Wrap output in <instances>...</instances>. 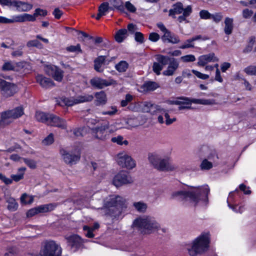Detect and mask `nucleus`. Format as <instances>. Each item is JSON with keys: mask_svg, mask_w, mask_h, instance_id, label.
<instances>
[{"mask_svg": "<svg viewBox=\"0 0 256 256\" xmlns=\"http://www.w3.org/2000/svg\"><path fill=\"white\" fill-rule=\"evenodd\" d=\"M110 4L120 12L124 11V6L122 0H110Z\"/></svg>", "mask_w": 256, "mask_h": 256, "instance_id": "ea45409f", "label": "nucleus"}, {"mask_svg": "<svg viewBox=\"0 0 256 256\" xmlns=\"http://www.w3.org/2000/svg\"><path fill=\"white\" fill-rule=\"evenodd\" d=\"M14 120L10 110L1 113L0 124H8L12 122Z\"/></svg>", "mask_w": 256, "mask_h": 256, "instance_id": "a878e982", "label": "nucleus"}, {"mask_svg": "<svg viewBox=\"0 0 256 256\" xmlns=\"http://www.w3.org/2000/svg\"><path fill=\"white\" fill-rule=\"evenodd\" d=\"M134 40L138 44H142L144 42L143 34L140 32H136L134 34Z\"/></svg>", "mask_w": 256, "mask_h": 256, "instance_id": "4d7b16f0", "label": "nucleus"}, {"mask_svg": "<svg viewBox=\"0 0 256 256\" xmlns=\"http://www.w3.org/2000/svg\"><path fill=\"white\" fill-rule=\"evenodd\" d=\"M56 205L50 204H48L41 205L38 206V212H46L52 210L56 208Z\"/></svg>", "mask_w": 256, "mask_h": 256, "instance_id": "58836bf2", "label": "nucleus"}, {"mask_svg": "<svg viewBox=\"0 0 256 256\" xmlns=\"http://www.w3.org/2000/svg\"><path fill=\"white\" fill-rule=\"evenodd\" d=\"M156 60L158 62V63L161 64L162 66L166 65L169 62V60L170 58L161 54H158L156 56Z\"/></svg>", "mask_w": 256, "mask_h": 256, "instance_id": "a18cd8bd", "label": "nucleus"}, {"mask_svg": "<svg viewBox=\"0 0 256 256\" xmlns=\"http://www.w3.org/2000/svg\"><path fill=\"white\" fill-rule=\"evenodd\" d=\"M254 42V38H250L248 44L243 50L244 53L248 54L252 50Z\"/></svg>", "mask_w": 256, "mask_h": 256, "instance_id": "13d9d810", "label": "nucleus"}, {"mask_svg": "<svg viewBox=\"0 0 256 256\" xmlns=\"http://www.w3.org/2000/svg\"><path fill=\"white\" fill-rule=\"evenodd\" d=\"M14 64L11 62H6L2 66V69L4 70H11L14 68Z\"/></svg>", "mask_w": 256, "mask_h": 256, "instance_id": "338daca9", "label": "nucleus"}, {"mask_svg": "<svg viewBox=\"0 0 256 256\" xmlns=\"http://www.w3.org/2000/svg\"><path fill=\"white\" fill-rule=\"evenodd\" d=\"M106 57L105 56H100L94 60V70L98 72H103L104 68L102 66L104 64Z\"/></svg>", "mask_w": 256, "mask_h": 256, "instance_id": "cd10ccee", "label": "nucleus"}, {"mask_svg": "<svg viewBox=\"0 0 256 256\" xmlns=\"http://www.w3.org/2000/svg\"><path fill=\"white\" fill-rule=\"evenodd\" d=\"M164 112V109L156 104H152L150 102H146L145 104V112H149L152 115L162 114Z\"/></svg>", "mask_w": 256, "mask_h": 256, "instance_id": "4be33fe9", "label": "nucleus"}, {"mask_svg": "<svg viewBox=\"0 0 256 256\" xmlns=\"http://www.w3.org/2000/svg\"><path fill=\"white\" fill-rule=\"evenodd\" d=\"M14 119H16L24 114V108L22 106H18L12 110H10Z\"/></svg>", "mask_w": 256, "mask_h": 256, "instance_id": "e433bc0d", "label": "nucleus"}, {"mask_svg": "<svg viewBox=\"0 0 256 256\" xmlns=\"http://www.w3.org/2000/svg\"><path fill=\"white\" fill-rule=\"evenodd\" d=\"M128 30L126 29H120L115 34V40L118 42H122L126 38Z\"/></svg>", "mask_w": 256, "mask_h": 256, "instance_id": "2f4dec72", "label": "nucleus"}, {"mask_svg": "<svg viewBox=\"0 0 256 256\" xmlns=\"http://www.w3.org/2000/svg\"><path fill=\"white\" fill-rule=\"evenodd\" d=\"M47 74L52 76L54 80L61 82L64 76L63 71L55 66H48L45 70Z\"/></svg>", "mask_w": 256, "mask_h": 256, "instance_id": "4468645a", "label": "nucleus"}, {"mask_svg": "<svg viewBox=\"0 0 256 256\" xmlns=\"http://www.w3.org/2000/svg\"><path fill=\"white\" fill-rule=\"evenodd\" d=\"M14 22H34L36 20L34 14H30L24 13L18 15L14 16Z\"/></svg>", "mask_w": 256, "mask_h": 256, "instance_id": "412c9836", "label": "nucleus"}, {"mask_svg": "<svg viewBox=\"0 0 256 256\" xmlns=\"http://www.w3.org/2000/svg\"><path fill=\"white\" fill-rule=\"evenodd\" d=\"M170 104L178 105V110L191 109L190 98L186 97H180L176 100L170 102Z\"/></svg>", "mask_w": 256, "mask_h": 256, "instance_id": "f3484780", "label": "nucleus"}, {"mask_svg": "<svg viewBox=\"0 0 256 256\" xmlns=\"http://www.w3.org/2000/svg\"><path fill=\"white\" fill-rule=\"evenodd\" d=\"M94 98L92 94H86L75 97L62 98L58 102V104L62 106H70L80 103L90 102Z\"/></svg>", "mask_w": 256, "mask_h": 256, "instance_id": "423d86ee", "label": "nucleus"}, {"mask_svg": "<svg viewBox=\"0 0 256 256\" xmlns=\"http://www.w3.org/2000/svg\"><path fill=\"white\" fill-rule=\"evenodd\" d=\"M51 114H46L43 112H36L35 117L37 120L48 124Z\"/></svg>", "mask_w": 256, "mask_h": 256, "instance_id": "c756f323", "label": "nucleus"}, {"mask_svg": "<svg viewBox=\"0 0 256 256\" xmlns=\"http://www.w3.org/2000/svg\"><path fill=\"white\" fill-rule=\"evenodd\" d=\"M184 8L181 2H178L172 6V8L169 11V15L174 17L176 14H180L184 12Z\"/></svg>", "mask_w": 256, "mask_h": 256, "instance_id": "bb28decb", "label": "nucleus"}, {"mask_svg": "<svg viewBox=\"0 0 256 256\" xmlns=\"http://www.w3.org/2000/svg\"><path fill=\"white\" fill-rule=\"evenodd\" d=\"M224 30L225 34L226 35L232 34L234 28V18L226 17L224 20Z\"/></svg>", "mask_w": 256, "mask_h": 256, "instance_id": "393cba45", "label": "nucleus"}, {"mask_svg": "<svg viewBox=\"0 0 256 256\" xmlns=\"http://www.w3.org/2000/svg\"><path fill=\"white\" fill-rule=\"evenodd\" d=\"M200 166L202 170H208L212 167V164L211 162H208L206 159H204L202 161Z\"/></svg>", "mask_w": 256, "mask_h": 256, "instance_id": "603ef678", "label": "nucleus"}, {"mask_svg": "<svg viewBox=\"0 0 256 256\" xmlns=\"http://www.w3.org/2000/svg\"><path fill=\"white\" fill-rule=\"evenodd\" d=\"M133 100V96L130 94H126L125 99L121 101L120 104L122 107L126 106L128 104L131 102Z\"/></svg>", "mask_w": 256, "mask_h": 256, "instance_id": "6e6d98bb", "label": "nucleus"}, {"mask_svg": "<svg viewBox=\"0 0 256 256\" xmlns=\"http://www.w3.org/2000/svg\"><path fill=\"white\" fill-rule=\"evenodd\" d=\"M95 97L98 104H104L107 101L106 94L104 91L96 92Z\"/></svg>", "mask_w": 256, "mask_h": 256, "instance_id": "7c9ffc66", "label": "nucleus"}, {"mask_svg": "<svg viewBox=\"0 0 256 256\" xmlns=\"http://www.w3.org/2000/svg\"><path fill=\"white\" fill-rule=\"evenodd\" d=\"M159 87V84L156 82L152 81L145 82V91H154Z\"/></svg>", "mask_w": 256, "mask_h": 256, "instance_id": "a19ab883", "label": "nucleus"}, {"mask_svg": "<svg viewBox=\"0 0 256 256\" xmlns=\"http://www.w3.org/2000/svg\"><path fill=\"white\" fill-rule=\"evenodd\" d=\"M132 228L134 230L140 233L144 232V220L142 218L136 219L133 222Z\"/></svg>", "mask_w": 256, "mask_h": 256, "instance_id": "c85d7f7f", "label": "nucleus"}, {"mask_svg": "<svg viewBox=\"0 0 256 256\" xmlns=\"http://www.w3.org/2000/svg\"><path fill=\"white\" fill-rule=\"evenodd\" d=\"M228 206L230 208L232 209V210L236 213L242 214L245 210L244 206V205H232L228 203Z\"/></svg>", "mask_w": 256, "mask_h": 256, "instance_id": "c03bdc74", "label": "nucleus"}, {"mask_svg": "<svg viewBox=\"0 0 256 256\" xmlns=\"http://www.w3.org/2000/svg\"><path fill=\"white\" fill-rule=\"evenodd\" d=\"M34 196L26 193L23 194L20 198V202L22 204H31L34 202Z\"/></svg>", "mask_w": 256, "mask_h": 256, "instance_id": "c9c22d12", "label": "nucleus"}, {"mask_svg": "<svg viewBox=\"0 0 256 256\" xmlns=\"http://www.w3.org/2000/svg\"><path fill=\"white\" fill-rule=\"evenodd\" d=\"M158 230H162V232H166V228H160L159 224L154 218L150 216L145 217V234L154 233Z\"/></svg>", "mask_w": 256, "mask_h": 256, "instance_id": "6e6552de", "label": "nucleus"}, {"mask_svg": "<svg viewBox=\"0 0 256 256\" xmlns=\"http://www.w3.org/2000/svg\"><path fill=\"white\" fill-rule=\"evenodd\" d=\"M179 67V62L176 59L172 58L169 60L167 68L162 72V74L166 76H173Z\"/></svg>", "mask_w": 256, "mask_h": 256, "instance_id": "dca6fc26", "label": "nucleus"}, {"mask_svg": "<svg viewBox=\"0 0 256 256\" xmlns=\"http://www.w3.org/2000/svg\"><path fill=\"white\" fill-rule=\"evenodd\" d=\"M8 203V209L10 211L14 212L17 210L18 204L16 200L12 197H8L6 198Z\"/></svg>", "mask_w": 256, "mask_h": 256, "instance_id": "473e14b6", "label": "nucleus"}, {"mask_svg": "<svg viewBox=\"0 0 256 256\" xmlns=\"http://www.w3.org/2000/svg\"><path fill=\"white\" fill-rule=\"evenodd\" d=\"M192 72L195 74L198 78L202 80H206L210 77L209 75L202 74L198 71L194 70H192Z\"/></svg>", "mask_w": 256, "mask_h": 256, "instance_id": "0e129e2a", "label": "nucleus"}, {"mask_svg": "<svg viewBox=\"0 0 256 256\" xmlns=\"http://www.w3.org/2000/svg\"><path fill=\"white\" fill-rule=\"evenodd\" d=\"M162 40L166 42L171 43L172 44H178L180 42L178 36L174 34H172L170 30L164 34L162 36Z\"/></svg>", "mask_w": 256, "mask_h": 256, "instance_id": "5701e85b", "label": "nucleus"}, {"mask_svg": "<svg viewBox=\"0 0 256 256\" xmlns=\"http://www.w3.org/2000/svg\"><path fill=\"white\" fill-rule=\"evenodd\" d=\"M83 230L86 232L85 236L89 238H92L94 236V234H93L94 230L90 227H89L86 226H84L83 227Z\"/></svg>", "mask_w": 256, "mask_h": 256, "instance_id": "052dcab7", "label": "nucleus"}, {"mask_svg": "<svg viewBox=\"0 0 256 256\" xmlns=\"http://www.w3.org/2000/svg\"><path fill=\"white\" fill-rule=\"evenodd\" d=\"M211 18L213 21L216 23H219L222 20L223 18V15L222 12H216L214 14H212Z\"/></svg>", "mask_w": 256, "mask_h": 256, "instance_id": "864d4df0", "label": "nucleus"}, {"mask_svg": "<svg viewBox=\"0 0 256 256\" xmlns=\"http://www.w3.org/2000/svg\"><path fill=\"white\" fill-rule=\"evenodd\" d=\"M219 59L215 56L214 52L200 56L198 58V65L204 66L208 63L210 62H217Z\"/></svg>", "mask_w": 256, "mask_h": 256, "instance_id": "2eb2a0df", "label": "nucleus"}, {"mask_svg": "<svg viewBox=\"0 0 256 256\" xmlns=\"http://www.w3.org/2000/svg\"><path fill=\"white\" fill-rule=\"evenodd\" d=\"M210 242L209 233H202L191 242L186 244L184 250L190 256H197L208 250Z\"/></svg>", "mask_w": 256, "mask_h": 256, "instance_id": "f03ea898", "label": "nucleus"}, {"mask_svg": "<svg viewBox=\"0 0 256 256\" xmlns=\"http://www.w3.org/2000/svg\"><path fill=\"white\" fill-rule=\"evenodd\" d=\"M90 83L93 87L98 89H102L105 87L117 84L116 82L113 79L106 80L99 77H95L91 79Z\"/></svg>", "mask_w": 256, "mask_h": 256, "instance_id": "9b49d317", "label": "nucleus"}, {"mask_svg": "<svg viewBox=\"0 0 256 256\" xmlns=\"http://www.w3.org/2000/svg\"><path fill=\"white\" fill-rule=\"evenodd\" d=\"M26 46L28 48L36 47L38 48H43L42 44L37 40H34L28 41Z\"/></svg>", "mask_w": 256, "mask_h": 256, "instance_id": "de8ad7c7", "label": "nucleus"}, {"mask_svg": "<svg viewBox=\"0 0 256 256\" xmlns=\"http://www.w3.org/2000/svg\"><path fill=\"white\" fill-rule=\"evenodd\" d=\"M212 14L206 10H202L200 12V16L202 19L208 20L211 18Z\"/></svg>", "mask_w": 256, "mask_h": 256, "instance_id": "680f3d73", "label": "nucleus"}, {"mask_svg": "<svg viewBox=\"0 0 256 256\" xmlns=\"http://www.w3.org/2000/svg\"><path fill=\"white\" fill-rule=\"evenodd\" d=\"M68 246L74 251L81 248L83 244L86 242V240L82 239L80 236L76 234L66 236L65 237Z\"/></svg>", "mask_w": 256, "mask_h": 256, "instance_id": "f8f14e48", "label": "nucleus"}, {"mask_svg": "<svg viewBox=\"0 0 256 256\" xmlns=\"http://www.w3.org/2000/svg\"><path fill=\"white\" fill-rule=\"evenodd\" d=\"M209 192L210 188L208 185L191 186V189L188 191L178 190L172 192L170 198L179 201L189 200L194 206L198 204L206 205Z\"/></svg>", "mask_w": 256, "mask_h": 256, "instance_id": "f257e3e1", "label": "nucleus"}, {"mask_svg": "<svg viewBox=\"0 0 256 256\" xmlns=\"http://www.w3.org/2000/svg\"><path fill=\"white\" fill-rule=\"evenodd\" d=\"M180 60L184 62H194L196 58L193 54H188L182 56Z\"/></svg>", "mask_w": 256, "mask_h": 256, "instance_id": "5fc2aeb1", "label": "nucleus"}, {"mask_svg": "<svg viewBox=\"0 0 256 256\" xmlns=\"http://www.w3.org/2000/svg\"><path fill=\"white\" fill-rule=\"evenodd\" d=\"M117 111V109L116 107L111 106L107 110L103 111L101 113L103 115L108 114L109 116H113L116 114Z\"/></svg>", "mask_w": 256, "mask_h": 256, "instance_id": "69168bd1", "label": "nucleus"}, {"mask_svg": "<svg viewBox=\"0 0 256 256\" xmlns=\"http://www.w3.org/2000/svg\"><path fill=\"white\" fill-rule=\"evenodd\" d=\"M192 12V7L191 6H188L184 8V10L182 14V15L178 17V20L180 22H182L186 20V18Z\"/></svg>", "mask_w": 256, "mask_h": 256, "instance_id": "f704fd0d", "label": "nucleus"}, {"mask_svg": "<svg viewBox=\"0 0 256 256\" xmlns=\"http://www.w3.org/2000/svg\"><path fill=\"white\" fill-rule=\"evenodd\" d=\"M132 178L127 172L122 171L114 176L112 183L116 187H119L123 184L132 183Z\"/></svg>", "mask_w": 256, "mask_h": 256, "instance_id": "9d476101", "label": "nucleus"}, {"mask_svg": "<svg viewBox=\"0 0 256 256\" xmlns=\"http://www.w3.org/2000/svg\"><path fill=\"white\" fill-rule=\"evenodd\" d=\"M26 170V168L25 167H21L18 168V174H12L11 178L12 180H14L16 182L20 181V180L24 178V174Z\"/></svg>", "mask_w": 256, "mask_h": 256, "instance_id": "72a5a7b5", "label": "nucleus"}, {"mask_svg": "<svg viewBox=\"0 0 256 256\" xmlns=\"http://www.w3.org/2000/svg\"><path fill=\"white\" fill-rule=\"evenodd\" d=\"M34 15L36 18L38 16H44L47 15L48 12L46 10L40 8H36L34 10Z\"/></svg>", "mask_w": 256, "mask_h": 256, "instance_id": "774afa93", "label": "nucleus"}, {"mask_svg": "<svg viewBox=\"0 0 256 256\" xmlns=\"http://www.w3.org/2000/svg\"><path fill=\"white\" fill-rule=\"evenodd\" d=\"M87 128H82L74 130V134L76 136H83L86 133Z\"/></svg>", "mask_w": 256, "mask_h": 256, "instance_id": "e2e57ef3", "label": "nucleus"}, {"mask_svg": "<svg viewBox=\"0 0 256 256\" xmlns=\"http://www.w3.org/2000/svg\"><path fill=\"white\" fill-rule=\"evenodd\" d=\"M244 72L248 75L256 76V66H250L244 69Z\"/></svg>", "mask_w": 256, "mask_h": 256, "instance_id": "8fccbe9b", "label": "nucleus"}, {"mask_svg": "<svg viewBox=\"0 0 256 256\" xmlns=\"http://www.w3.org/2000/svg\"><path fill=\"white\" fill-rule=\"evenodd\" d=\"M36 80L37 82L44 88H49L54 85V82L50 78L41 74L38 75L36 77Z\"/></svg>", "mask_w": 256, "mask_h": 256, "instance_id": "b1692460", "label": "nucleus"}, {"mask_svg": "<svg viewBox=\"0 0 256 256\" xmlns=\"http://www.w3.org/2000/svg\"><path fill=\"white\" fill-rule=\"evenodd\" d=\"M17 91L18 88L16 85L7 82L1 90L2 94L6 98L13 96Z\"/></svg>", "mask_w": 256, "mask_h": 256, "instance_id": "a211bd4d", "label": "nucleus"}, {"mask_svg": "<svg viewBox=\"0 0 256 256\" xmlns=\"http://www.w3.org/2000/svg\"><path fill=\"white\" fill-rule=\"evenodd\" d=\"M148 160L154 167L160 171H173L176 168V166L170 163L168 158H162L156 153L149 154Z\"/></svg>", "mask_w": 256, "mask_h": 256, "instance_id": "7ed1b4c3", "label": "nucleus"}, {"mask_svg": "<svg viewBox=\"0 0 256 256\" xmlns=\"http://www.w3.org/2000/svg\"><path fill=\"white\" fill-rule=\"evenodd\" d=\"M62 248L60 244L54 240L44 242L40 251V256H62Z\"/></svg>", "mask_w": 256, "mask_h": 256, "instance_id": "39448f33", "label": "nucleus"}, {"mask_svg": "<svg viewBox=\"0 0 256 256\" xmlns=\"http://www.w3.org/2000/svg\"><path fill=\"white\" fill-rule=\"evenodd\" d=\"M54 142V136L52 134H50L42 141V143L44 146H49Z\"/></svg>", "mask_w": 256, "mask_h": 256, "instance_id": "09e8293b", "label": "nucleus"}, {"mask_svg": "<svg viewBox=\"0 0 256 256\" xmlns=\"http://www.w3.org/2000/svg\"><path fill=\"white\" fill-rule=\"evenodd\" d=\"M125 202L126 200L120 196H110L104 200L103 206L102 208H97V209H100L102 214L112 215V212L114 210L116 206H122Z\"/></svg>", "mask_w": 256, "mask_h": 256, "instance_id": "20e7f679", "label": "nucleus"}, {"mask_svg": "<svg viewBox=\"0 0 256 256\" xmlns=\"http://www.w3.org/2000/svg\"><path fill=\"white\" fill-rule=\"evenodd\" d=\"M112 142H116L120 145H128V142L126 140H124V138L121 136H116L114 137L111 140Z\"/></svg>", "mask_w": 256, "mask_h": 256, "instance_id": "37998d69", "label": "nucleus"}, {"mask_svg": "<svg viewBox=\"0 0 256 256\" xmlns=\"http://www.w3.org/2000/svg\"><path fill=\"white\" fill-rule=\"evenodd\" d=\"M23 161L31 169H35L37 167V162L34 160L24 158Z\"/></svg>", "mask_w": 256, "mask_h": 256, "instance_id": "49530a36", "label": "nucleus"}, {"mask_svg": "<svg viewBox=\"0 0 256 256\" xmlns=\"http://www.w3.org/2000/svg\"><path fill=\"white\" fill-rule=\"evenodd\" d=\"M200 152L202 156H206L209 159L211 158V150L208 146H202L200 150Z\"/></svg>", "mask_w": 256, "mask_h": 256, "instance_id": "79ce46f5", "label": "nucleus"}, {"mask_svg": "<svg viewBox=\"0 0 256 256\" xmlns=\"http://www.w3.org/2000/svg\"><path fill=\"white\" fill-rule=\"evenodd\" d=\"M118 164L122 168L132 169L136 166V162L126 152L120 153L117 156Z\"/></svg>", "mask_w": 256, "mask_h": 256, "instance_id": "1a4fd4ad", "label": "nucleus"}, {"mask_svg": "<svg viewBox=\"0 0 256 256\" xmlns=\"http://www.w3.org/2000/svg\"><path fill=\"white\" fill-rule=\"evenodd\" d=\"M128 68V64L125 60H122L116 64V70L120 72H125Z\"/></svg>", "mask_w": 256, "mask_h": 256, "instance_id": "4c0bfd02", "label": "nucleus"}, {"mask_svg": "<svg viewBox=\"0 0 256 256\" xmlns=\"http://www.w3.org/2000/svg\"><path fill=\"white\" fill-rule=\"evenodd\" d=\"M48 125L57 126L62 129L66 128V124L64 120L52 114L50 116Z\"/></svg>", "mask_w": 256, "mask_h": 256, "instance_id": "6ab92c4d", "label": "nucleus"}, {"mask_svg": "<svg viewBox=\"0 0 256 256\" xmlns=\"http://www.w3.org/2000/svg\"><path fill=\"white\" fill-rule=\"evenodd\" d=\"M163 66L158 62H154L152 66L154 72L157 74L160 75V71L162 70Z\"/></svg>", "mask_w": 256, "mask_h": 256, "instance_id": "bf43d9fd", "label": "nucleus"}, {"mask_svg": "<svg viewBox=\"0 0 256 256\" xmlns=\"http://www.w3.org/2000/svg\"><path fill=\"white\" fill-rule=\"evenodd\" d=\"M114 130L110 129L108 122H105L100 126L96 127L92 129L93 136L98 139L104 140Z\"/></svg>", "mask_w": 256, "mask_h": 256, "instance_id": "0eeeda50", "label": "nucleus"}, {"mask_svg": "<svg viewBox=\"0 0 256 256\" xmlns=\"http://www.w3.org/2000/svg\"><path fill=\"white\" fill-rule=\"evenodd\" d=\"M109 9L108 4V2H103L100 4L98 8V12L104 16L106 15Z\"/></svg>", "mask_w": 256, "mask_h": 256, "instance_id": "3c124183", "label": "nucleus"}, {"mask_svg": "<svg viewBox=\"0 0 256 256\" xmlns=\"http://www.w3.org/2000/svg\"><path fill=\"white\" fill-rule=\"evenodd\" d=\"M32 4H31L20 1L14 0L13 6L16 8L18 12H28L32 9Z\"/></svg>", "mask_w": 256, "mask_h": 256, "instance_id": "aec40b11", "label": "nucleus"}, {"mask_svg": "<svg viewBox=\"0 0 256 256\" xmlns=\"http://www.w3.org/2000/svg\"><path fill=\"white\" fill-rule=\"evenodd\" d=\"M60 154L64 162L70 165L75 164L80 158V156L78 152L76 154H74L72 152H68L65 149H61Z\"/></svg>", "mask_w": 256, "mask_h": 256, "instance_id": "ddd939ff", "label": "nucleus"}]
</instances>
